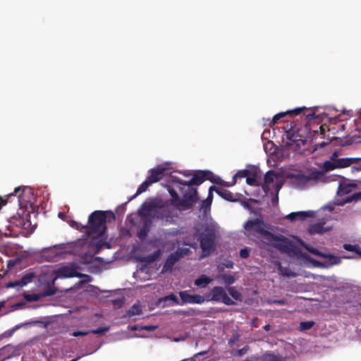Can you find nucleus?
Wrapping results in <instances>:
<instances>
[{
  "label": "nucleus",
  "instance_id": "1",
  "mask_svg": "<svg viewBox=\"0 0 361 361\" xmlns=\"http://www.w3.org/2000/svg\"><path fill=\"white\" fill-rule=\"evenodd\" d=\"M244 229L245 234L250 238L257 235V238L263 243L277 247L290 255H295L300 260L301 264L306 267L327 268L341 263V259L340 257L322 253L317 249L307 246H305V248L310 253L322 257V259L317 261L311 259L305 254H299L294 245L288 238L281 235H274L268 232L265 228L264 224L259 219L247 221L244 225Z\"/></svg>",
  "mask_w": 361,
  "mask_h": 361
},
{
  "label": "nucleus",
  "instance_id": "2",
  "mask_svg": "<svg viewBox=\"0 0 361 361\" xmlns=\"http://www.w3.org/2000/svg\"><path fill=\"white\" fill-rule=\"evenodd\" d=\"M209 172L200 171L193 174L192 177L188 180H183L177 175H171L169 181V192L173 197V202L175 204H179V194L176 189L179 190L180 194L188 200H192L195 196V190L190 187L192 185H199L204 179L208 178Z\"/></svg>",
  "mask_w": 361,
  "mask_h": 361
},
{
  "label": "nucleus",
  "instance_id": "3",
  "mask_svg": "<svg viewBox=\"0 0 361 361\" xmlns=\"http://www.w3.org/2000/svg\"><path fill=\"white\" fill-rule=\"evenodd\" d=\"M334 207L332 206L327 205L323 207L317 212L312 211L292 212L286 215L284 219L293 222L314 216L317 218L319 222L312 225L308 229L309 233L311 234L323 233L331 228V226L326 225V223L331 219V213Z\"/></svg>",
  "mask_w": 361,
  "mask_h": 361
},
{
  "label": "nucleus",
  "instance_id": "4",
  "mask_svg": "<svg viewBox=\"0 0 361 361\" xmlns=\"http://www.w3.org/2000/svg\"><path fill=\"white\" fill-rule=\"evenodd\" d=\"M108 216L111 218H114L113 213L102 211L94 212L89 217L90 229L89 235L94 240H96L95 243L98 247H102L105 243V223Z\"/></svg>",
  "mask_w": 361,
  "mask_h": 361
},
{
  "label": "nucleus",
  "instance_id": "5",
  "mask_svg": "<svg viewBox=\"0 0 361 361\" xmlns=\"http://www.w3.org/2000/svg\"><path fill=\"white\" fill-rule=\"evenodd\" d=\"M289 183L294 187L302 188L323 180V172L310 169H293L286 174Z\"/></svg>",
  "mask_w": 361,
  "mask_h": 361
},
{
  "label": "nucleus",
  "instance_id": "6",
  "mask_svg": "<svg viewBox=\"0 0 361 361\" xmlns=\"http://www.w3.org/2000/svg\"><path fill=\"white\" fill-rule=\"evenodd\" d=\"M361 160L359 157H342L340 152L335 151L329 159L323 162L321 168L322 172L326 173L336 169H341L352 166V171H361V165H357Z\"/></svg>",
  "mask_w": 361,
  "mask_h": 361
},
{
  "label": "nucleus",
  "instance_id": "7",
  "mask_svg": "<svg viewBox=\"0 0 361 361\" xmlns=\"http://www.w3.org/2000/svg\"><path fill=\"white\" fill-rule=\"evenodd\" d=\"M140 214L145 219H159L166 222L173 221L177 216V209H171L168 207H158L154 202H145L140 210Z\"/></svg>",
  "mask_w": 361,
  "mask_h": 361
},
{
  "label": "nucleus",
  "instance_id": "8",
  "mask_svg": "<svg viewBox=\"0 0 361 361\" xmlns=\"http://www.w3.org/2000/svg\"><path fill=\"white\" fill-rule=\"evenodd\" d=\"M217 228L216 224H211L204 228L203 232L199 234L198 240L200 241L202 257L208 256L214 250V235Z\"/></svg>",
  "mask_w": 361,
  "mask_h": 361
},
{
  "label": "nucleus",
  "instance_id": "9",
  "mask_svg": "<svg viewBox=\"0 0 361 361\" xmlns=\"http://www.w3.org/2000/svg\"><path fill=\"white\" fill-rule=\"evenodd\" d=\"M355 190V185L354 183L345 180L340 183L337 190V204H343L351 201L353 198L361 199V192L350 195Z\"/></svg>",
  "mask_w": 361,
  "mask_h": 361
},
{
  "label": "nucleus",
  "instance_id": "10",
  "mask_svg": "<svg viewBox=\"0 0 361 361\" xmlns=\"http://www.w3.org/2000/svg\"><path fill=\"white\" fill-rule=\"evenodd\" d=\"M72 246L69 244L54 245L43 250V257L49 261H58L65 258L71 252Z\"/></svg>",
  "mask_w": 361,
  "mask_h": 361
},
{
  "label": "nucleus",
  "instance_id": "11",
  "mask_svg": "<svg viewBox=\"0 0 361 361\" xmlns=\"http://www.w3.org/2000/svg\"><path fill=\"white\" fill-rule=\"evenodd\" d=\"M80 266L75 262L61 266L54 271L55 277L53 279V283L58 279L80 276Z\"/></svg>",
  "mask_w": 361,
  "mask_h": 361
},
{
  "label": "nucleus",
  "instance_id": "12",
  "mask_svg": "<svg viewBox=\"0 0 361 361\" xmlns=\"http://www.w3.org/2000/svg\"><path fill=\"white\" fill-rule=\"evenodd\" d=\"M283 185L282 177L274 173L269 171L264 176V183L263 185L265 192H278Z\"/></svg>",
  "mask_w": 361,
  "mask_h": 361
},
{
  "label": "nucleus",
  "instance_id": "13",
  "mask_svg": "<svg viewBox=\"0 0 361 361\" xmlns=\"http://www.w3.org/2000/svg\"><path fill=\"white\" fill-rule=\"evenodd\" d=\"M209 297L211 300L221 302L227 305L234 304V301L228 295L226 290L220 286L214 287Z\"/></svg>",
  "mask_w": 361,
  "mask_h": 361
},
{
  "label": "nucleus",
  "instance_id": "14",
  "mask_svg": "<svg viewBox=\"0 0 361 361\" xmlns=\"http://www.w3.org/2000/svg\"><path fill=\"white\" fill-rule=\"evenodd\" d=\"M170 169L169 164L165 163L157 166L156 168L149 171V175L147 180L152 184L159 181L164 174H167L166 171Z\"/></svg>",
  "mask_w": 361,
  "mask_h": 361
},
{
  "label": "nucleus",
  "instance_id": "15",
  "mask_svg": "<svg viewBox=\"0 0 361 361\" xmlns=\"http://www.w3.org/2000/svg\"><path fill=\"white\" fill-rule=\"evenodd\" d=\"M180 298L183 304H202L205 301L204 296L197 294H190L188 291H180Z\"/></svg>",
  "mask_w": 361,
  "mask_h": 361
},
{
  "label": "nucleus",
  "instance_id": "16",
  "mask_svg": "<svg viewBox=\"0 0 361 361\" xmlns=\"http://www.w3.org/2000/svg\"><path fill=\"white\" fill-rule=\"evenodd\" d=\"M188 248H178L176 252L171 254L168 257L164 266V270H168L171 269L174 263L183 256L186 255L188 253Z\"/></svg>",
  "mask_w": 361,
  "mask_h": 361
},
{
  "label": "nucleus",
  "instance_id": "17",
  "mask_svg": "<svg viewBox=\"0 0 361 361\" xmlns=\"http://www.w3.org/2000/svg\"><path fill=\"white\" fill-rule=\"evenodd\" d=\"M34 277L33 273H29L25 275L20 280L16 281L14 282H10L6 284V288H21L26 286L27 283L32 281Z\"/></svg>",
  "mask_w": 361,
  "mask_h": 361
},
{
  "label": "nucleus",
  "instance_id": "18",
  "mask_svg": "<svg viewBox=\"0 0 361 361\" xmlns=\"http://www.w3.org/2000/svg\"><path fill=\"white\" fill-rule=\"evenodd\" d=\"M303 109L304 108H296L293 110H288L284 112L279 113L274 116L272 119V123L276 124L279 119L284 118L286 116H292L293 114L298 115L302 111Z\"/></svg>",
  "mask_w": 361,
  "mask_h": 361
},
{
  "label": "nucleus",
  "instance_id": "19",
  "mask_svg": "<svg viewBox=\"0 0 361 361\" xmlns=\"http://www.w3.org/2000/svg\"><path fill=\"white\" fill-rule=\"evenodd\" d=\"M149 267L148 265H145L139 268L137 271L134 274V276L136 279H140V280H147L149 279L148 273H149Z\"/></svg>",
  "mask_w": 361,
  "mask_h": 361
},
{
  "label": "nucleus",
  "instance_id": "20",
  "mask_svg": "<svg viewBox=\"0 0 361 361\" xmlns=\"http://www.w3.org/2000/svg\"><path fill=\"white\" fill-rule=\"evenodd\" d=\"M259 176V172L257 169L251 170L250 173L247 176L246 182L249 185H256L258 183V178Z\"/></svg>",
  "mask_w": 361,
  "mask_h": 361
},
{
  "label": "nucleus",
  "instance_id": "21",
  "mask_svg": "<svg viewBox=\"0 0 361 361\" xmlns=\"http://www.w3.org/2000/svg\"><path fill=\"white\" fill-rule=\"evenodd\" d=\"M212 279L206 276V275H202L199 278L195 280V285L200 287V288H204L208 284L211 283L212 282Z\"/></svg>",
  "mask_w": 361,
  "mask_h": 361
},
{
  "label": "nucleus",
  "instance_id": "22",
  "mask_svg": "<svg viewBox=\"0 0 361 361\" xmlns=\"http://www.w3.org/2000/svg\"><path fill=\"white\" fill-rule=\"evenodd\" d=\"M343 247L345 250L354 252V255L351 257H361V248L359 246L356 245L345 244ZM345 257L349 258L350 257Z\"/></svg>",
  "mask_w": 361,
  "mask_h": 361
},
{
  "label": "nucleus",
  "instance_id": "23",
  "mask_svg": "<svg viewBox=\"0 0 361 361\" xmlns=\"http://www.w3.org/2000/svg\"><path fill=\"white\" fill-rule=\"evenodd\" d=\"M226 290L229 295L232 297V300L235 301H241L242 295L235 287H228Z\"/></svg>",
  "mask_w": 361,
  "mask_h": 361
},
{
  "label": "nucleus",
  "instance_id": "24",
  "mask_svg": "<svg viewBox=\"0 0 361 361\" xmlns=\"http://www.w3.org/2000/svg\"><path fill=\"white\" fill-rule=\"evenodd\" d=\"M152 183L147 179L145 182H143L140 186L139 188H137V192L136 194L133 197H131L130 200H132L133 199L134 197H135L136 196L142 194V192H145L147 190V189L148 188V187L151 185Z\"/></svg>",
  "mask_w": 361,
  "mask_h": 361
},
{
  "label": "nucleus",
  "instance_id": "25",
  "mask_svg": "<svg viewBox=\"0 0 361 361\" xmlns=\"http://www.w3.org/2000/svg\"><path fill=\"white\" fill-rule=\"evenodd\" d=\"M226 284H232L235 281V278L230 274H222L217 277Z\"/></svg>",
  "mask_w": 361,
  "mask_h": 361
},
{
  "label": "nucleus",
  "instance_id": "26",
  "mask_svg": "<svg viewBox=\"0 0 361 361\" xmlns=\"http://www.w3.org/2000/svg\"><path fill=\"white\" fill-rule=\"evenodd\" d=\"M279 360H280V358L278 356H276L274 354L267 353V354H265L263 355V357L261 358L260 361H279ZM251 361H259V360H258L257 359H255Z\"/></svg>",
  "mask_w": 361,
  "mask_h": 361
},
{
  "label": "nucleus",
  "instance_id": "27",
  "mask_svg": "<svg viewBox=\"0 0 361 361\" xmlns=\"http://www.w3.org/2000/svg\"><path fill=\"white\" fill-rule=\"evenodd\" d=\"M278 269L279 274L284 276H295L296 275L293 271H290L288 269L283 267L281 264H279Z\"/></svg>",
  "mask_w": 361,
  "mask_h": 361
},
{
  "label": "nucleus",
  "instance_id": "28",
  "mask_svg": "<svg viewBox=\"0 0 361 361\" xmlns=\"http://www.w3.org/2000/svg\"><path fill=\"white\" fill-rule=\"evenodd\" d=\"M164 302H169L168 305H172V304H178V301L177 298L174 295H170L169 296H166L164 299Z\"/></svg>",
  "mask_w": 361,
  "mask_h": 361
},
{
  "label": "nucleus",
  "instance_id": "29",
  "mask_svg": "<svg viewBox=\"0 0 361 361\" xmlns=\"http://www.w3.org/2000/svg\"><path fill=\"white\" fill-rule=\"evenodd\" d=\"M141 313V307L139 305H133L129 310L130 315H138Z\"/></svg>",
  "mask_w": 361,
  "mask_h": 361
},
{
  "label": "nucleus",
  "instance_id": "30",
  "mask_svg": "<svg viewBox=\"0 0 361 361\" xmlns=\"http://www.w3.org/2000/svg\"><path fill=\"white\" fill-rule=\"evenodd\" d=\"M314 324V322L312 321L302 322L300 324V330L304 331L310 329Z\"/></svg>",
  "mask_w": 361,
  "mask_h": 361
},
{
  "label": "nucleus",
  "instance_id": "31",
  "mask_svg": "<svg viewBox=\"0 0 361 361\" xmlns=\"http://www.w3.org/2000/svg\"><path fill=\"white\" fill-rule=\"evenodd\" d=\"M250 170H241L238 171L234 176L233 178L235 179L237 178H244L246 177L250 173Z\"/></svg>",
  "mask_w": 361,
  "mask_h": 361
},
{
  "label": "nucleus",
  "instance_id": "32",
  "mask_svg": "<svg viewBox=\"0 0 361 361\" xmlns=\"http://www.w3.org/2000/svg\"><path fill=\"white\" fill-rule=\"evenodd\" d=\"M161 252V250H159L155 252L152 255L146 257L145 258V259L147 263L152 262L154 260H155L160 255Z\"/></svg>",
  "mask_w": 361,
  "mask_h": 361
},
{
  "label": "nucleus",
  "instance_id": "33",
  "mask_svg": "<svg viewBox=\"0 0 361 361\" xmlns=\"http://www.w3.org/2000/svg\"><path fill=\"white\" fill-rule=\"evenodd\" d=\"M219 194L227 200H232V194L228 191H219Z\"/></svg>",
  "mask_w": 361,
  "mask_h": 361
},
{
  "label": "nucleus",
  "instance_id": "34",
  "mask_svg": "<svg viewBox=\"0 0 361 361\" xmlns=\"http://www.w3.org/2000/svg\"><path fill=\"white\" fill-rule=\"evenodd\" d=\"M109 330V327L99 328L97 329L92 330L90 332L95 334H102Z\"/></svg>",
  "mask_w": 361,
  "mask_h": 361
},
{
  "label": "nucleus",
  "instance_id": "35",
  "mask_svg": "<svg viewBox=\"0 0 361 361\" xmlns=\"http://www.w3.org/2000/svg\"><path fill=\"white\" fill-rule=\"evenodd\" d=\"M250 250L247 248L242 249L240 255L242 258H247L249 256Z\"/></svg>",
  "mask_w": 361,
  "mask_h": 361
},
{
  "label": "nucleus",
  "instance_id": "36",
  "mask_svg": "<svg viewBox=\"0 0 361 361\" xmlns=\"http://www.w3.org/2000/svg\"><path fill=\"white\" fill-rule=\"evenodd\" d=\"M305 116L309 121L317 118L318 117V116L316 114V113L312 111H311L308 114H306Z\"/></svg>",
  "mask_w": 361,
  "mask_h": 361
},
{
  "label": "nucleus",
  "instance_id": "37",
  "mask_svg": "<svg viewBox=\"0 0 361 361\" xmlns=\"http://www.w3.org/2000/svg\"><path fill=\"white\" fill-rule=\"evenodd\" d=\"M87 334H88L87 331H75L73 333V336H85Z\"/></svg>",
  "mask_w": 361,
  "mask_h": 361
},
{
  "label": "nucleus",
  "instance_id": "38",
  "mask_svg": "<svg viewBox=\"0 0 361 361\" xmlns=\"http://www.w3.org/2000/svg\"><path fill=\"white\" fill-rule=\"evenodd\" d=\"M239 338L238 335H234L229 341V344L233 345L236 341H238Z\"/></svg>",
  "mask_w": 361,
  "mask_h": 361
},
{
  "label": "nucleus",
  "instance_id": "39",
  "mask_svg": "<svg viewBox=\"0 0 361 361\" xmlns=\"http://www.w3.org/2000/svg\"><path fill=\"white\" fill-rule=\"evenodd\" d=\"M156 326H144L142 327V329H145V330H147V331H152L154 329H155Z\"/></svg>",
  "mask_w": 361,
  "mask_h": 361
},
{
  "label": "nucleus",
  "instance_id": "40",
  "mask_svg": "<svg viewBox=\"0 0 361 361\" xmlns=\"http://www.w3.org/2000/svg\"><path fill=\"white\" fill-rule=\"evenodd\" d=\"M69 224L73 228H76L77 229L79 228L78 224L75 221H70Z\"/></svg>",
  "mask_w": 361,
  "mask_h": 361
},
{
  "label": "nucleus",
  "instance_id": "41",
  "mask_svg": "<svg viewBox=\"0 0 361 361\" xmlns=\"http://www.w3.org/2000/svg\"><path fill=\"white\" fill-rule=\"evenodd\" d=\"M26 298L29 300H37L38 298L36 296V295H28V296H26Z\"/></svg>",
  "mask_w": 361,
  "mask_h": 361
},
{
  "label": "nucleus",
  "instance_id": "42",
  "mask_svg": "<svg viewBox=\"0 0 361 361\" xmlns=\"http://www.w3.org/2000/svg\"><path fill=\"white\" fill-rule=\"evenodd\" d=\"M21 190V188L20 187H17L15 188V190H14V192L13 193H11L10 195H8V197L9 196H12L14 194H16L18 191H20Z\"/></svg>",
  "mask_w": 361,
  "mask_h": 361
},
{
  "label": "nucleus",
  "instance_id": "43",
  "mask_svg": "<svg viewBox=\"0 0 361 361\" xmlns=\"http://www.w3.org/2000/svg\"><path fill=\"white\" fill-rule=\"evenodd\" d=\"M82 278L84 279L82 281V283H83V282H86V281H90V276H87V275H84V276H82Z\"/></svg>",
  "mask_w": 361,
  "mask_h": 361
},
{
  "label": "nucleus",
  "instance_id": "44",
  "mask_svg": "<svg viewBox=\"0 0 361 361\" xmlns=\"http://www.w3.org/2000/svg\"><path fill=\"white\" fill-rule=\"evenodd\" d=\"M25 192L31 193L30 189L28 188H24L23 190V193H25Z\"/></svg>",
  "mask_w": 361,
  "mask_h": 361
},
{
  "label": "nucleus",
  "instance_id": "45",
  "mask_svg": "<svg viewBox=\"0 0 361 361\" xmlns=\"http://www.w3.org/2000/svg\"><path fill=\"white\" fill-rule=\"evenodd\" d=\"M186 245H190V247H193L195 249H196V247H197V243H187Z\"/></svg>",
  "mask_w": 361,
  "mask_h": 361
},
{
  "label": "nucleus",
  "instance_id": "46",
  "mask_svg": "<svg viewBox=\"0 0 361 361\" xmlns=\"http://www.w3.org/2000/svg\"><path fill=\"white\" fill-rule=\"evenodd\" d=\"M226 267L227 268H233V262H228V263L226 264Z\"/></svg>",
  "mask_w": 361,
  "mask_h": 361
},
{
  "label": "nucleus",
  "instance_id": "47",
  "mask_svg": "<svg viewBox=\"0 0 361 361\" xmlns=\"http://www.w3.org/2000/svg\"><path fill=\"white\" fill-rule=\"evenodd\" d=\"M6 200H4L3 197H0V204H6Z\"/></svg>",
  "mask_w": 361,
  "mask_h": 361
},
{
  "label": "nucleus",
  "instance_id": "48",
  "mask_svg": "<svg viewBox=\"0 0 361 361\" xmlns=\"http://www.w3.org/2000/svg\"><path fill=\"white\" fill-rule=\"evenodd\" d=\"M198 355H196L194 358L183 360L182 361H195V358L197 357Z\"/></svg>",
  "mask_w": 361,
  "mask_h": 361
},
{
  "label": "nucleus",
  "instance_id": "49",
  "mask_svg": "<svg viewBox=\"0 0 361 361\" xmlns=\"http://www.w3.org/2000/svg\"><path fill=\"white\" fill-rule=\"evenodd\" d=\"M244 351H246V349H245V348H242L241 350H238V353H239V355L243 354V353Z\"/></svg>",
  "mask_w": 361,
  "mask_h": 361
},
{
  "label": "nucleus",
  "instance_id": "50",
  "mask_svg": "<svg viewBox=\"0 0 361 361\" xmlns=\"http://www.w3.org/2000/svg\"><path fill=\"white\" fill-rule=\"evenodd\" d=\"M63 214L62 213H59V216L60 218H62V217H63Z\"/></svg>",
  "mask_w": 361,
  "mask_h": 361
},
{
  "label": "nucleus",
  "instance_id": "51",
  "mask_svg": "<svg viewBox=\"0 0 361 361\" xmlns=\"http://www.w3.org/2000/svg\"><path fill=\"white\" fill-rule=\"evenodd\" d=\"M152 245H153L154 247H157V242L154 243L152 244Z\"/></svg>",
  "mask_w": 361,
  "mask_h": 361
},
{
  "label": "nucleus",
  "instance_id": "52",
  "mask_svg": "<svg viewBox=\"0 0 361 361\" xmlns=\"http://www.w3.org/2000/svg\"><path fill=\"white\" fill-rule=\"evenodd\" d=\"M278 197L275 198V202H277Z\"/></svg>",
  "mask_w": 361,
  "mask_h": 361
},
{
  "label": "nucleus",
  "instance_id": "53",
  "mask_svg": "<svg viewBox=\"0 0 361 361\" xmlns=\"http://www.w3.org/2000/svg\"><path fill=\"white\" fill-rule=\"evenodd\" d=\"M264 327H265V329H268L269 326H265Z\"/></svg>",
  "mask_w": 361,
  "mask_h": 361
},
{
  "label": "nucleus",
  "instance_id": "54",
  "mask_svg": "<svg viewBox=\"0 0 361 361\" xmlns=\"http://www.w3.org/2000/svg\"><path fill=\"white\" fill-rule=\"evenodd\" d=\"M211 190H212V188H209V193L211 192Z\"/></svg>",
  "mask_w": 361,
  "mask_h": 361
}]
</instances>
